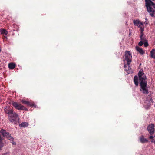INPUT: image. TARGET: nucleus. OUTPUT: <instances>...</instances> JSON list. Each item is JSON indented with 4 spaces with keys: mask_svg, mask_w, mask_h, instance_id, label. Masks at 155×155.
<instances>
[{
    "mask_svg": "<svg viewBox=\"0 0 155 155\" xmlns=\"http://www.w3.org/2000/svg\"><path fill=\"white\" fill-rule=\"evenodd\" d=\"M141 87L140 90L143 94H148V91L147 87V78L142 70H140L138 73Z\"/></svg>",
    "mask_w": 155,
    "mask_h": 155,
    "instance_id": "f257e3e1",
    "label": "nucleus"
},
{
    "mask_svg": "<svg viewBox=\"0 0 155 155\" xmlns=\"http://www.w3.org/2000/svg\"><path fill=\"white\" fill-rule=\"evenodd\" d=\"M1 134L4 137H6L8 140H9L13 145H16V143L14 141V138L11 136L10 133L2 129L0 130V150L2 148L3 146V144L2 143L3 139L1 136Z\"/></svg>",
    "mask_w": 155,
    "mask_h": 155,
    "instance_id": "f03ea898",
    "label": "nucleus"
},
{
    "mask_svg": "<svg viewBox=\"0 0 155 155\" xmlns=\"http://www.w3.org/2000/svg\"><path fill=\"white\" fill-rule=\"evenodd\" d=\"M155 0H145L147 10L152 17H155V3L152 1Z\"/></svg>",
    "mask_w": 155,
    "mask_h": 155,
    "instance_id": "7ed1b4c3",
    "label": "nucleus"
},
{
    "mask_svg": "<svg viewBox=\"0 0 155 155\" xmlns=\"http://www.w3.org/2000/svg\"><path fill=\"white\" fill-rule=\"evenodd\" d=\"M132 56L130 51H126L125 52V54L123 56L124 64H130L132 62Z\"/></svg>",
    "mask_w": 155,
    "mask_h": 155,
    "instance_id": "20e7f679",
    "label": "nucleus"
},
{
    "mask_svg": "<svg viewBox=\"0 0 155 155\" xmlns=\"http://www.w3.org/2000/svg\"><path fill=\"white\" fill-rule=\"evenodd\" d=\"M8 117L10 121L15 124H16L19 120L18 114L15 113H13L10 115H8Z\"/></svg>",
    "mask_w": 155,
    "mask_h": 155,
    "instance_id": "39448f33",
    "label": "nucleus"
},
{
    "mask_svg": "<svg viewBox=\"0 0 155 155\" xmlns=\"http://www.w3.org/2000/svg\"><path fill=\"white\" fill-rule=\"evenodd\" d=\"M148 96V97L146 98V100L145 102L144 105V107L147 109L150 107L151 104L153 103V100L152 98L151 94H150Z\"/></svg>",
    "mask_w": 155,
    "mask_h": 155,
    "instance_id": "423d86ee",
    "label": "nucleus"
},
{
    "mask_svg": "<svg viewBox=\"0 0 155 155\" xmlns=\"http://www.w3.org/2000/svg\"><path fill=\"white\" fill-rule=\"evenodd\" d=\"M12 104L15 109H18V110H28L27 108L25 107L21 104L18 103L17 102L12 101Z\"/></svg>",
    "mask_w": 155,
    "mask_h": 155,
    "instance_id": "0eeeda50",
    "label": "nucleus"
},
{
    "mask_svg": "<svg viewBox=\"0 0 155 155\" xmlns=\"http://www.w3.org/2000/svg\"><path fill=\"white\" fill-rule=\"evenodd\" d=\"M4 111L5 113L8 115V116L10 115L13 113V110L7 106L5 107Z\"/></svg>",
    "mask_w": 155,
    "mask_h": 155,
    "instance_id": "6e6552de",
    "label": "nucleus"
},
{
    "mask_svg": "<svg viewBox=\"0 0 155 155\" xmlns=\"http://www.w3.org/2000/svg\"><path fill=\"white\" fill-rule=\"evenodd\" d=\"M148 131L149 133L151 134H153L154 133V125L152 124L149 125L147 128Z\"/></svg>",
    "mask_w": 155,
    "mask_h": 155,
    "instance_id": "1a4fd4ad",
    "label": "nucleus"
},
{
    "mask_svg": "<svg viewBox=\"0 0 155 155\" xmlns=\"http://www.w3.org/2000/svg\"><path fill=\"white\" fill-rule=\"evenodd\" d=\"M130 64H124V68L125 70L127 72V74L131 73V68L130 66Z\"/></svg>",
    "mask_w": 155,
    "mask_h": 155,
    "instance_id": "9d476101",
    "label": "nucleus"
},
{
    "mask_svg": "<svg viewBox=\"0 0 155 155\" xmlns=\"http://www.w3.org/2000/svg\"><path fill=\"white\" fill-rule=\"evenodd\" d=\"M135 49L140 54L142 55L144 54L145 51L142 48L138 47V46H136L135 47Z\"/></svg>",
    "mask_w": 155,
    "mask_h": 155,
    "instance_id": "9b49d317",
    "label": "nucleus"
},
{
    "mask_svg": "<svg viewBox=\"0 0 155 155\" xmlns=\"http://www.w3.org/2000/svg\"><path fill=\"white\" fill-rule=\"evenodd\" d=\"M133 22L134 25L137 26H138L140 24L143 25V23L141 22L139 19L134 20Z\"/></svg>",
    "mask_w": 155,
    "mask_h": 155,
    "instance_id": "f8f14e48",
    "label": "nucleus"
},
{
    "mask_svg": "<svg viewBox=\"0 0 155 155\" xmlns=\"http://www.w3.org/2000/svg\"><path fill=\"white\" fill-rule=\"evenodd\" d=\"M29 125L28 123L27 122H22L19 124V126L20 127H26Z\"/></svg>",
    "mask_w": 155,
    "mask_h": 155,
    "instance_id": "ddd939ff",
    "label": "nucleus"
},
{
    "mask_svg": "<svg viewBox=\"0 0 155 155\" xmlns=\"http://www.w3.org/2000/svg\"><path fill=\"white\" fill-rule=\"evenodd\" d=\"M0 30V33L2 35H7L8 33V31L5 29L1 28Z\"/></svg>",
    "mask_w": 155,
    "mask_h": 155,
    "instance_id": "4468645a",
    "label": "nucleus"
},
{
    "mask_svg": "<svg viewBox=\"0 0 155 155\" xmlns=\"http://www.w3.org/2000/svg\"><path fill=\"white\" fill-rule=\"evenodd\" d=\"M140 140L142 143H144L148 141L147 140L144 138L143 136H141L140 137Z\"/></svg>",
    "mask_w": 155,
    "mask_h": 155,
    "instance_id": "2eb2a0df",
    "label": "nucleus"
},
{
    "mask_svg": "<svg viewBox=\"0 0 155 155\" xmlns=\"http://www.w3.org/2000/svg\"><path fill=\"white\" fill-rule=\"evenodd\" d=\"M134 83L137 86L138 85V77L136 75L134 77Z\"/></svg>",
    "mask_w": 155,
    "mask_h": 155,
    "instance_id": "dca6fc26",
    "label": "nucleus"
},
{
    "mask_svg": "<svg viewBox=\"0 0 155 155\" xmlns=\"http://www.w3.org/2000/svg\"><path fill=\"white\" fill-rule=\"evenodd\" d=\"M16 64L13 63H9L8 64V67L10 69L12 70L15 67Z\"/></svg>",
    "mask_w": 155,
    "mask_h": 155,
    "instance_id": "f3484780",
    "label": "nucleus"
},
{
    "mask_svg": "<svg viewBox=\"0 0 155 155\" xmlns=\"http://www.w3.org/2000/svg\"><path fill=\"white\" fill-rule=\"evenodd\" d=\"M150 57L155 59V49H153L150 52Z\"/></svg>",
    "mask_w": 155,
    "mask_h": 155,
    "instance_id": "a211bd4d",
    "label": "nucleus"
},
{
    "mask_svg": "<svg viewBox=\"0 0 155 155\" xmlns=\"http://www.w3.org/2000/svg\"><path fill=\"white\" fill-rule=\"evenodd\" d=\"M27 106L32 107H36V105H35L33 102H30L28 101Z\"/></svg>",
    "mask_w": 155,
    "mask_h": 155,
    "instance_id": "6ab92c4d",
    "label": "nucleus"
},
{
    "mask_svg": "<svg viewBox=\"0 0 155 155\" xmlns=\"http://www.w3.org/2000/svg\"><path fill=\"white\" fill-rule=\"evenodd\" d=\"M138 28H139L140 29V31L141 32V33H142V32H143L144 31V27L143 25H140V24L138 26Z\"/></svg>",
    "mask_w": 155,
    "mask_h": 155,
    "instance_id": "aec40b11",
    "label": "nucleus"
},
{
    "mask_svg": "<svg viewBox=\"0 0 155 155\" xmlns=\"http://www.w3.org/2000/svg\"><path fill=\"white\" fill-rule=\"evenodd\" d=\"M143 33L142 32V33H141V35H140V40L141 41L143 42L147 41L146 38L144 37H143Z\"/></svg>",
    "mask_w": 155,
    "mask_h": 155,
    "instance_id": "412c9836",
    "label": "nucleus"
},
{
    "mask_svg": "<svg viewBox=\"0 0 155 155\" xmlns=\"http://www.w3.org/2000/svg\"><path fill=\"white\" fill-rule=\"evenodd\" d=\"M143 44H144V47H147L149 45L147 41L144 42Z\"/></svg>",
    "mask_w": 155,
    "mask_h": 155,
    "instance_id": "4be33fe9",
    "label": "nucleus"
},
{
    "mask_svg": "<svg viewBox=\"0 0 155 155\" xmlns=\"http://www.w3.org/2000/svg\"><path fill=\"white\" fill-rule=\"evenodd\" d=\"M21 102L23 104H26L27 105V104H28V101H25V100H21Z\"/></svg>",
    "mask_w": 155,
    "mask_h": 155,
    "instance_id": "5701e85b",
    "label": "nucleus"
},
{
    "mask_svg": "<svg viewBox=\"0 0 155 155\" xmlns=\"http://www.w3.org/2000/svg\"><path fill=\"white\" fill-rule=\"evenodd\" d=\"M143 42L142 41H140L138 43V45L140 46H141L143 45Z\"/></svg>",
    "mask_w": 155,
    "mask_h": 155,
    "instance_id": "b1692460",
    "label": "nucleus"
},
{
    "mask_svg": "<svg viewBox=\"0 0 155 155\" xmlns=\"http://www.w3.org/2000/svg\"><path fill=\"white\" fill-rule=\"evenodd\" d=\"M2 155H9V153H6L3 154Z\"/></svg>",
    "mask_w": 155,
    "mask_h": 155,
    "instance_id": "393cba45",
    "label": "nucleus"
},
{
    "mask_svg": "<svg viewBox=\"0 0 155 155\" xmlns=\"http://www.w3.org/2000/svg\"><path fill=\"white\" fill-rule=\"evenodd\" d=\"M153 137L152 136H150L149 137V138L150 139H153Z\"/></svg>",
    "mask_w": 155,
    "mask_h": 155,
    "instance_id": "a878e982",
    "label": "nucleus"
},
{
    "mask_svg": "<svg viewBox=\"0 0 155 155\" xmlns=\"http://www.w3.org/2000/svg\"><path fill=\"white\" fill-rule=\"evenodd\" d=\"M145 23L146 24H148V23L146 21V22Z\"/></svg>",
    "mask_w": 155,
    "mask_h": 155,
    "instance_id": "bb28decb",
    "label": "nucleus"
},
{
    "mask_svg": "<svg viewBox=\"0 0 155 155\" xmlns=\"http://www.w3.org/2000/svg\"><path fill=\"white\" fill-rule=\"evenodd\" d=\"M5 38H7V37H5Z\"/></svg>",
    "mask_w": 155,
    "mask_h": 155,
    "instance_id": "cd10ccee",
    "label": "nucleus"
},
{
    "mask_svg": "<svg viewBox=\"0 0 155 155\" xmlns=\"http://www.w3.org/2000/svg\"><path fill=\"white\" fill-rule=\"evenodd\" d=\"M147 18H146V19H145V20H147Z\"/></svg>",
    "mask_w": 155,
    "mask_h": 155,
    "instance_id": "c85d7f7f",
    "label": "nucleus"
},
{
    "mask_svg": "<svg viewBox=\"0 0 155 155\" xmlns=\"http://www.w3.org/2000/svg\"><path fill=\"white\" fill-rule=\"evenodd\" d=\"M154 143H155V140L154 141Z\"/></svg>",
    "mask_w": 155,
    "mask_h": 155,
    "instance_id": "c756f323",
    "label": "nucleus"
}]
</instances>
